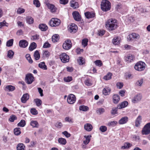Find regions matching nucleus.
Here are the masks:
<instances>
[{
  "mask_svg": "<svg viewBox=\"0 0 150 150\" xmlns=\"http://www.w3.org/2000/svg\"><path fill=\"white\" fill-rule=\"evenodd\" d=\"M106 26L110 31L115 30L118 27L117 21L112 18L108 20L106 24Z\"/></svg>",
  "mask_w": 150,
  "mask_h": 150,
  "instance_id": "1",
  "label": "nucleus"
},
{
  "mask_svg": "<svg viewBox=\"0 0 150 150\" xmlns=\"http://www.w3.org/2000/svg\"><path fill=\"white\" fill-rule=\"evenodd\" d=\"M101 7L103 11H107L111 8L110 3L107 0H103L101 4Z\"/></svg>",
  "mask_w": 150,
  "mask_h": 150,
  "instance_id": "2",
  "label": "nucleus"
},
{
  "mask_svg": "<svg viewBox=\"0 0 150 150\" xmlns=\"http://www.w3.org/2000/svg\"><path fill=\"white\" fill-rule=\"evenodd\" d=\"M146 64L142 62H139L137 63L134 66L135 70L138 71H142L144 70Z\"/></svg>",
  "mask_w": 150,
  "mask_h": 150,
  "instance_id": "3",
  "label": "nucleus"
},
{
  "mask_svg": "<svg viewBox=\"0 0 150 150\" xmlns=\"http://www.w3.org/2000/svg\"><path fill=\"white\" fill-rule=\"evenodd\" d=\"M61 23L60 20L57 18H52L50 21L49 24L52 27H55L59 25Z\"/></svg>",
  "mask_w": 150,
  "mask_h": 150,
  "instance_id": "4",
  "label": "nucleus"
},
{
  "mask_svg": "<svg viewBox=\"0 0 150 150\" xmlns=\"http://www.w3.org/2000/svg\"><path fill=\"white\" fill-rule=\"evenodd\" d=\"M142 132L143 135H147L150 133V123L146 124L143 128Z\"/></svg>",
  "mask_w": 150,
  "mask_h": 150,
  "instance_id": "5",
  "label": "nucleus"
},
{
  "mask_svg": "<svg viewBox=\"0 0 150 150\" xmlns=\"http://www.w3.org/2000/svg\"><path fill=\"white\" fill-rule=\"evenodd\" d=\"M59 57L60 59L63 63L68 62L69 61V57L66 53H63L61 54L60 55Z\"/></svg>",
  "mask_w": 150,
  "mask_h": 150,
  "instance_id": "6",
  "label": "nucleus"
},
{
  "mask_svg": "<svg viewBox=\"0 0 150 150\" xmlns=\"http://www.w3.org/2000/svg\"><path fill=\"white\" fill-rule=\"evenodd\" d=\"M63 49L66 50H68L70 49L72 47V43L71 41L69 40H67L65 41L63 45Z\"/></svg>",
  "mask_w": 150,
  "mask_h": 150,
  "instance_id": "7",
  "label": "nucleus"
},
{
  "mask_svg": "<svg viewBox=\"0 0 150 150\" xmlns=\"http://www.w3.org/2000/svg\"><path fill=\"white\" fill-rule=\"evenodd\" d=\"M25 81L28 84H30L34 81V77L32 74H28L26 76Z\"/></svg>",
  "mask_w": 150,
  "mask_h": 150,
  "instance_id": "8",
  "label": "nucleus"
},
{
  "mask_svg": "<svg viewBox=\"0 0 150 150\" xmlns=\"http://www.w3.org/2000/svg\"><path fill=\"white\" fill-rule=\"evenodd\" d=\"M140 38L139 35L137 33H132L129 35L128 37V39H129L130 40H138Z\"/></svg>",
  "mask_w": 150,
  "mask_h": 150,
  "instance_id": "9",
  "label": "nucleus"
},
{
  "mask_svg": "<svg viewBox=\"0 0 150 150\" xmlns=\"http://www.w3.org/2000/svg\"><path fill=\"white\" fill-rule=\"evenodd\" d=\"M76 98L75 96L72 94L69 95L67 97V101L68 103L70 104H73L76 101Z\"/></svg>",
  "mask_w": 150,
  "mask_h": 150,
  "instance_id": "10",
  "label": "nucleus"
},
{
  "mask_svg": "<svg viewBox=\"0 0 150 150\" xmlns=\"http://www.w3.org/2000/svg\"><path fill=\"white\" fill-rule=\"evenodd\" d=\"M77 26L74 23H72L68 26L69 31L70 33H75L77 31Z\"/></svg>",
  "mask_w": 150,
  "mask_h": 150,
  "instance_id": "11",
  "label": "nucleus"
},
{
  "mask_svg": "<svg viewBox=\"0 0 150 150\" xmlns=\"http://www.w3.org/2000/svg\"><path fill=\"white\" fill-rule=\"evenodd\" d=\"M142 98V96L141 94L136 95L132 99V102L134 103H137L141 100Z\"/></svg>",
  "mask_w": 150,
  "mask_h": 150,
  "instance_id": "12",
  "label": "nucleus"
},
{
  "mask_svg": "<svg viewBox=\"0 0 150 150\" xmlns=\"http://www.w3.org/2000/svg\"><path fill=\"white\" fill-rule=\"evenodd\" d=\"M72 15L74 20L79 21L81 20V17L79 13L77 11H74L72 13Z\"/></svg>",
  "mask_w": 150,
  "mask_h": 150,
  "instance_id": "13",
  "label": "nucleus"
},
{
  "mask_svg": "<svg viewBox=\"0 0 150 150\" xmlns=\"http://www.w3.org/2000/svg\"><path fill=\"white\" fill-rule=\"evenodd\" d=\"M29 96L28 93L24 94L21 98V102L23 103H25L29 99Z\"/></svg>",
  "mask_w": 150,
  "mask_h": 150,
  "instance_id": "14",
  "label": "nucleus"
},
{
  "mask_svg": "<svg viewBox=\"0 0 150 150\" xmlns=\"http://www.w3.org/2000/svg\"><path fill=\"white\" fill-rule=\"evenodd\" d=\"M28 42L25 40H21L19 42V45L21 47L25 48L28 46Z\"/></svg>",
  "mask_w": 150,
  "mask_h": 150,
  "instance_id": "15",
  "label": "nucleus"
},
{
  "mask_svg": "<svg viewBox=\"0 0 150 150\" xmlns=\"http://www.w3.org/2000/svg\"><path fill=\"white\" fill-rule=\"evenodd\" d=\"M47 6L52 12H55L57 9V8L53 4H50V3L47 4Z\"/></svg>",
  "mask_w": 150,
  "mask_h": 150,
  "instance_id": "16",
  "label": "nucleus"
},
{
  "mask_svg": "<svg viewBox=\"0 0 150 150\" xmlns=\"http://www.w3.org/2000/svg\"><path fill=\"white\" fill-rule=\"evenodd\" d=\"M4 89L5 91H6L12 92L15 89V86L11 85H9L6 86L4 88Z\"/></svg>",
  "mask_w": 150,
  "mask_h": 150,
  "instance_id": "17",
  "label": "nucleus"
},
{
  "mask_svg": "<svg viewBox=\"0 0 150 150\" xmlns=\"http://www.w3.org/2000/svg\"><path fill=\"white\" fill-rule=\"evenodd\" d=\"M85 15L87 18H93L95 16V13L92 12H87L85 13Z\"/></svg>",
  "mask_w": 150,
  "mask_h": 150,
  "instance_id": "18",
  "label": "nucleus"
},
{
  "mask_svg": "<svg viewBox=\"0 0 150 150\" xmlns=\"http://www.w3.org/2000/svg\"><path fill=\"white\" fill-rule=\"evenodd\" d=\"M71 6L74 9H76L79 7V5L77 2L74 0H72L70 2Z\"/></svg>",
  "mask_w": 150,
  "mask_h": 150,
  "instance_id": "19",
  "label": "nucleus"
},
{
  "mask_svg": "<svg viewBox=\"0 0 150 150\" xmlns=\"http://www.w3.org/2000/svg\"><path fill=\"white\" fill-rule=\"evenodd\" d=\"M128 105V103L127 101H124L118 105L117 108L119 109L123 108L126 107Z\"/></svg>",
  "mask_w": 150,
  "mask_h": 150,
  "instance_id": "20",
  "label": "nucleus"
},
{
  "mask_svg": "<svg viewBox=\"0 0 150 150\" xmlns=\"http://www.w3.org/2000/svg\"><path fill=\"white\" fill-rule=\"evenodd\" d=\"M84 128L86 131L90 132L92 129L93 127L90 124L86 123L84 125Z\"/></svg>",
  "mask_w": 150,
  "mask_h": 150,
  "instance_id": "21",
  "label": "nucleus"
},
{
  "mask_svg": "<svg viewBox=\"0 0 150 150\" xmlns=\"http://www.w3.org/2000/svg\"><path fill=\"white\" fill-rule=\"evenodd\" d=\"M142 122V117L139 115L136 119L135 121V126L136 127H139Z\"/></svg>",
  "mask_w": 150,
  "mask_h": 150,
  "instance_id": "22",
  "label": "nucleus"
},
{
  "mask_svg": "<svg viewBox=\"0 0 150 150\" xmlns=\"http://www.w3.org/2000/svg\"><path fill=\"white\" fill-rule=\"evenodd\" d=\"M128 120V118L127 117H122L119 121V123L121 125L126 123Z\"/></svg>",
  "mask_w": 150,
  "mask_h": 150,
  "instance_id": "23",
  "label": "nucleus"
},
{
  "mask_svg": "<svg viewBox=\"0 0 150 150\" xmlns=\"http://www.w3.org/2000/svg\"><path fill=\"white\" fill-rule=\"evenodd\" d=\"M134 58L135 57L134 55L129 54L126 57L125 59L128 62H130L134 60Z\"/></svg>",
  "mask_w": 150,
  "mask_h": 150,
  "instance_id": "24",
  "label": "nucleus"
},
{
  "mask_svg": "<svg viewBox=\"0 0 150 150\" xmlns=\"http://www.w3.org/2000/svg\"><path fill=\"white\" fill-rule=\"evenodd\" d=\"M112 98L113 101L114 103H117L120 100V97L117 94L113 95Z\"/></svg>",
  "mask_w": 150,
  "mask_h": 150,
  "instance_id": "25",
  "label": "nucleus"
},
{
  "mask_svg": "<svg viewBox=\"0 0 150 150\" xmlns=\"http://www.w3.org/2000/svg\"><path fill=\"white\" fill-rule=\"evenodd\" d=\"M91 135H85L84 137L86 138V140L83 141V143L85 145L87 144L90 142Z\"/></svg>",
  "mask_w": 150,
  "mask_h": 150,
  "instance_id": "26",
  "label": "nucleus"
},
{
  "mask_svg": "<svg viewBox=\"0 0 150 150\" xmlns=\"http://www.w3.org/2000/svg\"><path fill=\"white\" fill-rule=\"evenodd\" d=\"M30 125L33 127L38 128L39 126L38 123L36 121H31L30 123Z\"/></svg>",
  "mask_w": 150,
  "mask_h": 150,
  "instance_id": "27",
  "label": "nucleus"
},
{
  "mask_svg": "<svg viewBox=\"0 0 150 150\" xmlns=\"http://www.w3.org/2000/svg\"><path fill=\"white\" fill-rule=\"evenodd\" d=\"M112 43L115 45H117L120 43V39L118 37H115L112 40Z\"/></svg>",
  "mask_w": 150,
  "mask_h": 150,
  "instance_id": "28",
  "label": "nucleus"
},
{
  "mask_svg": "<svg viewBox=\"0 0 150 150\" xmlns=\"http://www.w3.org/2000/svg\"><path fill=\"white\" fill-rule=\"evenodd\" d=\"M38 66L40 68L44 70H47V67L44 62H40L38 64Z\"/></svg>",
  "mask_w": 150,
  "mask_h": 150,
  "instance_id": "29",
  "label": "nucleus"
},
{
  "mask_svg": "<svg viewBox=\"0 0 150 150\" xmlns=\"http://www.w3.org/2000/svg\"><path fill=\"white\" fill-rule=\"evenodd\" d=\"M110 91V88L108 87L104 88L103 91V93L105 95H107L109 93Z\"/></svg>",
  "mask_w": 150,
  "mask_h": 150,
  "instance_id": "30",
  "label": "nucleus"
},
{
  "mask_svg": "<svg viewBox=\"0 0 150 150\" xmlns=\"http://www.w3.org/2000/svg\"><path fill=\"white\" fill-rule=\"evenodd\" d=\"M39 28L42 30L45 31L47 29V26L45 24H41L39 25Z\"/></svg>",
  "mask_w": 150,
  "mask_h": 150,
  "instance_id": "31",
  "label": "nucleus"
},
{
  "mask_svg": "<svg viewBox=\"0 0 150 150\" xmlns=\"http://www.w3.org/2000/svg\"><path fill=\"white\" fill-rule=\"evenodd\" d=\"M58 142L60 144L64 145L67 143V141L65 139L62 138H59L58 140Z\"/></svg>",
  "mask_w": 150,
  "mask_h": 150,
  "instance_id": "32",
  "label": "nucleus"
},
{
  "mask_svg": "<svg viewBox=\"0 0 150 150\" xmlns=\"http://www.w3.org/2000/svg\"><path fill=\"white\" fill-rule=\"evenodd\" d=\"M34 56L35 59L36 60H38L39 59L40 57V55L38 51L36 50L34 54Z\"/></svg>",
  "mask_w": 150,
  "mask_h": 150,
  "instance_id": "33",
  "label": "nucleus"
},
{
  "mask_svg": "<svg viewBox=\"0 0 150 150\" xmlns=\"http://www.w3.org/2000/svg\"><path fill=\"white\" fill-rule=\"evenodd\" d=\"M37 47V45L36 43L33 42L31 43L30 46L29 47V50L30 51H33Z\"/></svg>",
  "mask_w": 150,
  "mask_h": 150,
  "instance_id": "34",
  "label": "nucleus"
},
{
  "mask_svg": "<svg viewBox=\"0 0 150 150\" xmlns=\"http://www.w3.org/2000/svg\"><path fill=\"white\" fill-rule=\"evenodd\" d=\"M14 134L17 136L20 135L21 133V129L19 128H16L14 129Z\"/></svg>",
  "mask_w": 150,
  "mask_h": 150,
  "instance_id": "35",
  "label": "nucleus"
},
{
  "mask_svg": "<svg viewBox=\"0 0 150 150\" xmlns=\"http://www.w3.org/2000/svg\"><path fill=\"white\" fill-rule=\"evenodd\" d=\"M25 146L23 144L20 143L17 146V150H24Z\"/></svg>",
  "mask_w": 150,
  "mask_h": 150,
  "instance_id": "36",
  "label": "nucleus"
},
{
  "mask_svg": "<svg viewBox=\"0 0 150 150\" xmlns=\"http://www.w3.org/2000/svg\"><path fill=\"white\" fill-rule=\"evenodd\" d=\"M25 121L24 120H22L18 124L17 126L21 127H23L25 125Z\"/></svg>",
  "mask_w": 150,
  "mask_h": 150,
  "instance_id": "37",
  "label": "nucleus"
},
{
  "mask_svg": "<svg viewBox=\"0 0 150 150\" xmlns=\"http://www.w3.org/2000/svg\"><path fill=\"white\" fill-rule=\"evenodd\" d=\"M59 35L57 34L54 35L52 37V40L54 42H57L59 40Z\"/></svg>",
  "mask_w": 150,
  "mask_h": 150,
  "instance_id": "38",
  "label": "nucleus"
},
{
  "mask_svg": "<svg viewBox=\"0 0 150 150\" xmlns=\"http://www.w3.org/2000/svg\"><path fill=\"white\" fill-rule=\"evenodd\" d=\"M112 75V73H108L105 76L103 77V79L106 80H108L111 78V77Z\"/></svg>",
  "mask_w": 150,
  "mask_h": 150,
  "instance_id": "39",
  "label": "nucleus"
},
{
  "mask_svg": "<svg viewBox=\"0 0 150 150\" xmlns=\"http://www.w3.org/2000/svg\"><path fill=\"white\" fill-rule=\"evenodd\" d=\"M34 101L36 103V105L38 107L40 106L42 104V100L39 99H35Z\"/></svg>",
  "mask_w": 150,
  "mask_h": 150,
  "instance_id": "40",
  "label": "nucleus"
},
{
  "mask_svg": "<svg viewBox=\"0 0 150 150\" xmlns=\"http://www.w3.org/2000/svg\"><path fill=\"white\" fill-rule=\"evenodd\" d=\"M105 112V110L103 108H98L97 109L96 112L99 115H101Z\"/></svg>",
  "mask_w": 150,
  "mask_h": 150,
  "instance_id": "41",
  "label": "nucleus"
},
{
  "mask_svg": "<svg viewBox=\"0 0 150 150\" xmlns=\"http://www.w3.org/2000/svg\"><path fill=\"white\" fill-rule=\"evenodd\" d=\"M26 21L28 24H31L33 23L34 20L31 17H28L26 18Z\"/></svg>",
  "mask_w": 150,
  "mask_h": 150,
  "instance_id": "42",
  "label": "nucleus"
},
{
  "mask_svg": "<svg viewBox=\"0 0 150 150\" xmlns=\"http://www.w3.org/2000/svg\"><path fill=\"white\" fill-rule=\"evenodd\" d=\"M14 54V52L12 50H10L8 52L7 56L10 58H12Z\"/></svg>",
  "mask_w": 150,
  "mask_h": 150,
  "instance_id": "43",
  "label": "nucleus"
},
{
  "mask_svg": "<svg viewBox=\"0 0 150 150\" xmlns=\"http://www.w3.org/2000/svg\"><path fill=\"white\" fill-rule=\"evenodd\" d=\"M79 110L83 111H86L88 110V108L84 105H81L79 107Z\"/></svg>",
  "mask_w": 150,
  "mask_h": 150,
  "instance_id": "44",
  "label": "nucleus"
},
{
  "mask_svg": "<svg viewBox=\"0 0 150 150\" xmlns=\"http://www.w3.org/2000/svg\"><path fill=\"white\" fill-rule=\"evenodd\" d=\"M132 146V144L129 143H126L122 147V149H125L129 148V147Z\"/></svg>",
  "mask_w": 150,
  "mask_h": 150,
  "instance_id": "45",
  "label": "nucleus"
},
{
  "mask_svg": "<svg viewBox=\"0 0 150 150\" xmlns=\"http://www.w3.org/2000/svg\"><path fill=\"white\" fill-rule=\"evenodd\" d=\"M143 80L142 79L138 80L136 83V85L139 86H142L143 83Z\"/></svg>",
  "mask_w": 150,
  "mask_h": 150,
  "instance_id": "46",
  "label": "nucleus"
},
{
  "mask_svg": "<svg viewBox=\"0 0 150 150\" xmlns=\"http://www.w3.org/2000/svg\"><path fill=\"white\" fill-rule=\"evenodd\" d=\"M117 123V122L115 121L110 122L108 123V125L109 126H112L114 127L116 125Z\"/></svg>",
  "mask_w": 150,
  "mask_h": 150,
  "instance_id": "47",
  "label": "nucleus"
},
{
  "mask_svg": "<svg viewBox=\"0 0 150 150\" xmlns=\"http://www.w3.org/2000/svg\"><path fill=\"white\" fill-rule=\"evenodd\" d=\"M25 57L29 63H33V60L32 59L30 54H27L25 55Z\"/></svg>",
  "mask_w": 150,
  "mask_h": 150,
  "instance_id": "48",
  "label": "nucleus"
},
{
  "mask_svg": "<svg viewBox=\"0 0 150 150\" xmlns=\"http://www.w3.org/2000/svg\"><path fill=\"white\" fill-rule=\"evenodd\" d=\"M85 62V59L82 57H79V59L78 60V62L81 65H83Z\"/></svg>",
  "mask_w": 150,
  "mask_h": 150,
  "instance_id": "49",
  "label": "nucleus"
},
{
  "mask_svg": "<svg viewBox=\"0 0 150 150\" xmlns=\"http://www.w3.org/2000/svg\"><path fill=\"white\" fill-rule=\"evenodd\" d=\"M25 11V9L21 8H19L18 9L17 11V13L18 14H21L24 13Z\"/></svg>",
  "mask_w": 150,
  "mask_h": 150,
  "instance_id": "50",
  "label": "nucleus"
},
{
  "mask_svg": "<svg viewBox=\"0 0 150 150\" xmlns=\"http://www.w3.org/2000/svg\"><path fill=\"white\" fill-rule=\"evenodd\" d=\"M13 40L11 39L9 40L6 42V46L8 47H10L13 45Z\"/></svg>",
  "mask_w": 150,
  "mask_h": 150,
  "instance_id": "51",
  "label": "nucleus"
},
{
  "mask_svg": "<svg viewBox=\"0 0 150 150\" xmlns=\"http://www.w3.org/2000/svg\"><path fill=\"white\" fill-rule=\"evenodd\" d=\"M94 63L96 65L99 67H101L103 65L102 62L100 60H97L94 62Z\"/></svg>",
  "mask_w": 150,
  "mask_h": 150,
  "instance_id": "52",
  "label": "nucleus"
},
{
  "mask_svg": "<svg viewBox=\"0 0 150 150\" xmlns=\"http://www.w3.org/2000/svg\"><path fill=\"white\" fill-rule=\"evenodd\" d=\"M100 130L102 132H104L107 130V127L105 126H101L99 128Z\"/></svg>",
  "mask_w": 150,
  "mask_h": 150,
  "instance_id": "53",
  "label": "nucleus"
},
{
  "mask_svg": "<svg viewBox=\"0 0 150 150\" xmlns=\"http://www.w3.org/2000/svg\"><path fill=\"white\" fill-rule=\"evenodd\" d=\"M33 4L37 7H39L40 6V3L38 0H34Z\"/></svg>",
  "mask_w": 150,
  "mask_h": 150,
  "instance_id": "54",
  "label": "nucleus"
},
{
  "mask_svg": "<svg viewBox=\"0 0 150 150\" xmlns=\"http://www.w3.org/2000/svg\"><path fill=\"white\" fill-rule=\"evenodd\" d=\"M16 119L17 117L15 115H12L10 117L9 120L10 122H13Z\"/></svg>",
  "mask_w": 150,
  "mask_h": 150,
  "instance_id": "55",
  "label": "nucleus"
},
{
  "mask_svg": "<svg viewBox=\"0 0 150 150\" xmlns=\"http://www.w3.org/2000/svg\"><path fill=\"white\" fill-rule=\"evenodd\" d=\"M64 81L66 82H69L72 80V77L71 76H68L64 78Z\"/></svg>",
  "mask_w": 150,
  "mask_h": 150,
  "instance_id": "56",
  "label": "nucleus"
},
{
  "mask_svg": "<svg viewBox=\"0 0 150 150\" xmlns=\"http://www.w3.org/2000/svg\"><path fill=\"white\" fill-rule=\"evenodd\" d=\"M88 40L87 39H84L82 40V45L85 47L88 44Z\"/></svg>",
  "mask_w": 150,
  "mask_h": 150,
  "instance_id": "57",
  "label": "nucleus"
},
{
  "mask_svg": "<svg viewBox=\"0 0 150 150\" xmlns=\"http://www.w3.org/2000/svg\"><path fill=\"white\" fill-rule=\"evenodd\" d=\"M31 113L33 115H36L38 114L37 110L34 108H33L30 110Z\"/></svg>",
  "mask_w": 150,
  "mask_h": 150,
  "instance_id": "58",
  "label": "nucleus"
},
{
  "mask_svg": "<svg viewBox=\"0 0 150 150\" xmlns=\"http://www.w3.org/2000/svg\"><path fill=\"white\" fill-rule=\"evenodd\" d=\"M65 121L69 122V123L73 122L72 119L69 117H65Z\"/></svg>",
  "mask_w": 150,
  "mask_h": 150,
  "instance_id": "59",
  "label": "nucleus"
},
{
  "mask_svg": "<svg viewBox=\"0 0 150 150\" xmlns=\"http://www.w3.org/2000/svg\"><path fill=\"white\" fill-rule=\"evenodd\" d=\"M85 84L86 86H90L92 84L91 80L89 79H88L85 81Z\"/></svg>",
  "mask_w": 150,
  "mask_h": 150,
  "instance_id": "60",
  "label": "nucleus"
},
{
  "mask_svg": "<svg viewBox=\"0 0 150 150\" xmlns=\"http://www.w3.org/2000/svg\"><path fill=\"white\" fill-rule=\"evenodd\" d=\"M117 108H113L111 111V114L112 115H114L117 113Z\"/></svg>",
  "mask_w": 150,
  "mask_h": 150,
  "instance_id": "61",
  "label": "nucleus"
},
{
  "mask_svg": "<svg viewBox=\"0 0 150 150\" xmlns=\"http://www.w3.org/2000/svg\"><path fill=\"white\" fill-rule=\"evenodd\" d=\"M55 125L56 127L60 128L62 126V124L60 122H57L56 123Z\"/></svg>",
  "mask_w": 150,
  "mask_h": 150,
  "instance_id": "62",
  "label": "nucleus"
},
{
  "mask_svg": "<svg viewBox=\"0 0 150 150\" xmlns=\"http://www.w3.org/2000/svg\"><path fill=\"white\" fill-rule=\"evenodd\" d=\"M50 45L48 42H46L44 44L43 47L45 48H48L50 47Z\"/></svg>",
  "mask_w": 150,
  "mask_h": 150,
  "instance_id": "63",
  "label": "nucleus"
},
{
  "mask_svg": "<svg viewBox=\"0 0 150 150\" xmlns=\"http://www.w3.org/2000/svg\"><path fill=\"white\" fill-rule=\"evenodd\" d=\"M116 86L117 88L120 89L123 86V84L122 83L118 82L117 83Z\"/></svg>",
  "mask_w": 150,
  "mask_h": 150,
  "instance_id": "64",
  "label": "nucleus"
}]
</instances>
